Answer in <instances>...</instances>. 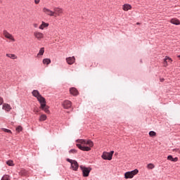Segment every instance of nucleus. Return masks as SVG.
Masks as SVG:
<instances>
[{
    "instance_id": "f257e3e1",
    "label": "nucleus",
    "mask_w": 180,
    "mask_h": 180,
    "mask_svg": "<svg viewBox=\"0 0 180 180\" xmlns=\"http://www.w3.org/2000/svg\"><path fill=\"white\" fill-rule=\"evenodd\" d=\"M32 94L34 96V98H37V101L40 103V109L44 110L45 113L50 114V110H49L48 105L46 104V98L42 96L41 94L37 90H34L32 92Z\"/></svg>"
},
{
    "instance_id": "f03ea898",
    "label": "nucleus",
    "mask_w": 180,
    "mask_h": 180,
    "mask_svg": "<svg viewBox=\"0 0 180 180\" xmlns=\"http://www.w3.org/2000/svg\"><path fill=\"white\" fill-rule=\"evenodd\" d=\"M76 146L82 151H91V147H94V142L91 140L78 139Z\"/></svg>"
},
{
    "instance_id": "7ed1b4c3",
    "label": "nucleus",
    "mask_w": 180,
    "mask_h": 180,
    "mask_svg": "<svg viewBox=\"0 0 180 180\" xmlns=\"http://www.w3.org/2000/svg\"><path fill=\"white\" fill-rule=\"evenodd\" d=\"M139 174V169H135L131 172H127L124 173V178L125 179H131L134 178V175H137Z\"/></svg>"
},
{
    "instance_id": "20e7f679",
    "label": "nucleus",
    "mask_w": 180,
    "mask_h": 180,
    "mask_svg": "<svg viewBox=\"0 0 180 180\" xmlns=\"http://www.w3.org/2000/svg\"><path fill=\"white\" fill-rule=\"evenodd\" d=\"M67 161L71 164V168L73 171H78L79 165H78V162H77V160H72L68 158Z\"/></svg>"
},
{
    "instance_id": "39448f33",
    "label": "nucleus",
    "mask_w": 180,
    "mask_h": 180,
    "mask_svg": "<svg viewBox=\"0 0 180 180\" xmlns=\"http://www.w3.org/2000/svg\"><path fill=\"white\" fill-rule=\"evenodd\" d=\"M64 13L63 8L60 7L53 8V18H57V16H61Z\"/></svg>"
},
{
    "instance_id": "423d86ee",
    "label": "nucleus",
    "mask_w": 180,
    "mask_h": 180,
    "mask_svg": "<svg viewBox=\"0 0 180 180\" xmlns=\"http://www.w3.org/2000/svg\"><path fill=\"white\" fill-rule=\"evenodd\" d=\"M80 169L82 172L83 176H85V177L89 176V173L92 170L91 167H85L84 166H80Z\"/></svg>"
},
{
    "instance_id": "0eeeda50",
    "label": "nucleus",
    "mask_w": 180,
    "mask_h": 180,
    "mask_svg": "<svg viewBox=\"0 0 180 180\" xmlns=\"http://www.w3.org/2000/svg\"><path fill=\"white\" fill-rule=\"evenodd\" d=\"M115 153V151L112 150L110 153L104 152L102 155L103 160H108V161H110L112 160V157H113V154Z\"/></svg>"
},
{
    "instance_id": "6e6552de",
    "label": "nucleus",
    "mask_w": 180,
    "mask_h": 180,
    "mask_svg": "<svg viewBox=\"0 0 180 180\" xmlns=\"http://www.w3.org/2000/svg\"><path fill=\"white\" fill-rule=\"evenodd\" d=\"M3 34L6 39H8V40H11V41H15V37H13V35L12 34L7 32L6 30L3 31Z\"/></svg>"
},
{
    "instance_id": "1a4fd4ad",
    "label": "nucleus",
    "mask_w": 180,
    "mask_h": 180,
    "mask_svg": "<svg viewBox=\"0 0 180 180\" xmlns=\"http://www.w3.org/2000/svg\"><path fill=\"white\" fill-rule=\"evenodd\" d=\"M34 36L37 40H41V39H44V34L39 31H35L34 32Z\"/></svg>"
},
{
    "instance_id": "9d476101",
    "label": "nucleus",
    "mask_w": 180,
    "mask_h": 180,
    "mask_svg": "<svg viewBox=\"0 0 180 180\" xmlns=\"http://www.w3.org/2000/svg\"><path fill=\"white\" fill-rule=\"evenodd\" d=\"M42 12H44V13H45V15H47L48 16H53L54 17V11L44 7L42 9Z\"/></svg>"
},
{
    "instance_id": "9b49d317",
    "label": "nucleus",
    "mask_w": 180,
    "mask_h": 180,
    "mask_svg": "<svg viewBox=\"0 0 180 180\" xmlns=\"http://www.w3.org/2000/svg\"><path fill=\"white\" fill-rule=\"evenodd\" d=\"M63 106L64 109H70V108H71V106H72V103H71V101H70L68 100H65L63 103Z\"/></svg>"
},
{
    "instance_id": "f8f14e48",
    "label": "nucleus",
    "mask_w": 180,
    "mask_h": 180,
    "mask_svg": "<svg viewBox=\"0 0 180 180\" xmlns=\"http://www.w3.org/2000/svg\"><path fill=\"white\" fill-rule=\"evenodd\" d=\"M65 60H66V63L69 65H72V64H74V63H75V57H74V56L66 58Z\"/></svg>"
},
{
    "instance_id": "ddd939ff",
    "label": "nucleus",
    "mask_w": 180,
    "mask_h": 180,
    "mask_svg": "<svg viewBox=\"0 0 180 180\" xmlns=\"http://www.w3.org/2000/svg\"><path fill=\"white\" fill-rule=\"evenodd\" d=\"M172 63V59L168 56H166L164 59V67H168V64H171Z\"/></svg>"
},
{
    "instance_id": "4468645a",
    "label": "nucleus",
    "mask_w": 180,
    "mask_h": 180,
    "mask_svg": "<svg viewBox=\"0 0 180 180\" xmlns=\"http://www.w3.org/2000/svg\"><path fill=\"white\" fill-rule=\"evenodd\" d=\"M70 92L71 95H73V96H77L78 95V90L75 89V87H72L70 89Z\"/></svg>"
},
{
    "instance_id": "2eb2a0df",
    "label": "nucleus",
    "mask_w": 180,
    "mask_h": 180,
    "mask_svg": "<svg viewBox=\"0 0 180 180\" xmlns=\"http://www.w3.org/2000/svg\"><path fill=\"white\" fill-rule=\"evenodd\" d=\"M45 27H49V23L42 21L41 25H40L39 27V29L41 30H44Z\"/></svg>"
},
{
    "instance_id": "dca6fc26",
    "label": "nucleus",
    "mask_w": 180,
    "mask_h": 180,
    "mask_svg": "<svg viewBox=\"0 0 180 180\" xmlns=\"http://www.w3.org/2000/svg\"><path fill=\"white\" fill-rule=\"evenodd\" d=\"M123 11H127L131 10V5L129 4H125L122 6Z\"/></svg>"
},
{
    "instance_id": "f3484780",
    "label": "nucleus",
    "mask_w": 180,
    "mask_h": 180,
    "mask_svg": "<svg viewBox=\"0 0 180 180\" xmlns=\"http://www.w3.org/2000/svg\"><path fill=\"white\" fill-rule=\"evenodd\" d=\"M170 23H172V25H180V21L177 18H172L170 20Z\"/></svg>"
},
{
    "instance_id": "a211bd4d",
    "label": "nucleus",
    "mask_w": 180,
    "mask_h": 180,
    "mask_svg": "<svg viewBox=\"0 0 180 180\" xmlns=\"http://www.w3.org/2000/svg\"><path fill=\"white\" fill-rule=\"evenodd\" d=\"M3 109L6 112H9L11 109H12V108H11V105L9 104H4Z\"/></svg>"
},
{
    "instance_id": "6ab92c4d",
    "label": "nucleus",
    "mask_w": 180,
    "mask_h": 180,
    "mask_svg": "<svg viewBox=\"0 0 180 180\" xmlns=\"http://www.w3.org/2000/svg\"><path fill=\"white\" fill-rule=\"evenodd\" d=\"M45 120H47V115L42 114L39 116V122H44Z\"/></svg>"
},
{
    "instance_id": "aec40b11",
    "label": "nucleus",
    "mask_w": 180,
    "mask_h": 180,
    "mask_svg": "<svg viewBox=\"0 0 180 180\" xmlns=\"http://www.w3.org/2000/svg\"><path fill=\"white\" fill-rule=\"evenodd\" d=\"M6 57H8V58H11L12 60H16V58H18L16 55L12 53H7Z\"/></svg>"
},
{
    "instance_id": "412c9836",
    "label": "nucleus",
    "mask_w": 180,
    "mask_h": 180,
    "mask_svg": "<svg viewBox=\"0 0 180 180\" xmlns=\"http://www.w3.org/2000/svg\"><path fill=\"white\" fill-rule=\"evenodd\" d=\"M43 64H46V65H49L51 63V60L50 58H45L42 61Z\"/></svg>"
},
{
    "instance_id": "4be33fe9",
    "label": "nucleus",
    "mask_w": 180,
    "mask_h": 180,
    "mask_svg": "<svg viewBox=\"0 0 180 180\" xmlns=\"http://www.w3.org/2000/svg\"><path fill=\"white\" fill-rule=\"evenodd\" d=\"M147 168L148 169H153V168H155V166L154 165V164L153 163H149L148 165H147Z\"/></svg>"
},
{
    "instance_id": "5701e85b",
    "label": "nucleus",
    "mask_w": 180,
    "mask_h": 180,
    "mask_svg": "<svg viewBox=\"0 0 180 180\" xmlns=\"http://www.w3.org/2000/svg\"><path fill=\"white\" fill-rule=\"evenodd\" d=\"M44 54V48H41L37 56H43Z\"/></svg>"
},
{
    "instance_id": "b1692460",
    "label": "nucleus",
    "mask_w": 180,
    "mask_h": 180,
    "mask_svg": "<svg viewBox=\"0 0 180 180\" xmlns=\"http://www.w3.org/2000/svg\"><path fill=\"white\" fill-rule=\"evenodd\" d=\"M149 136L150 137H155V136H157V133H155V131H150L149 132Z\"/></svg>"
},
{
    "instance_id": "393cba45",
    "label": "nucleus",
    "mask_w": 180,
    "mask_h": 180,
    "mask_svg": "<svg viewBox=\"0 0 180 180\" xmlns=\"http://www.w3.org/2000/svg\"><path fill=\"white\" fill-rule=\"evenodd\" d=\"M15 130L18 133H20V131L23 130V128L22 127V126H18L17 127Z\"/></svg>"
},
{
    "instance_id": "a878e982",
    "label": "nucleus",
    "mask_w": 180,
    "mask_h": 180,
    "mask_svg": "<svg viewBox=\"0 0 180 180\" xmlns=\"http://www.w3.org/2000/svg\"><path fill=\"white\" fill-rule=\"evenodd\" d=\"M7 165H9V167H13V160H8L6 162Z\"/></svg>"
},
{
    "instance_id": "bb28decb",
    "label": "nucleus",
    "mask_w": 180,
    "mask_h": 180,
    "mask_svg": "<svg viewBox=\"0 0 180 180\" xmlns=\"http://www.w3.org/2000/svg\"><path fill=\"white\" fill-rule=\"evenodd\" d=\"M1 130H2L3 131H4L5 133H11V134H12V131H11V129L2 128Z\"/></svg>"
},
{
    "instance_id": "cd10ccee",
    "label": "nucleus",
    "mask_w": 180,
    "mask_h": 180,
    "mask_svg": "<svg viewBox=\"0 0 180 180\" xmlns=\"http://www.w3.org/2000/svg\"><path fill=\"white\" fill-rule=\"evenodd\" d=\"M1 180H10L9 176L8 175H4L2 178Z\"/></svg>"
},
{
    "instance_id": "c85d7f7f",
    "label": "nucleus",
    "mask_w": 180,
    "mask_h": 180,
    "mask_svg": "<svg viewBox=\"0 0 180 180\" xmlns=\"http://www.w3.org/2000/svg\"><path fill=\"white\" fill-rule=\"evenodd\" d=\"M173 152L174 153H178L179 154H180V148L173 149Z\"/></svg>"
},
{
    "instance_id": "c756f323",
    "label": "nucleus",
    "mask_w": 180,
    "mask_h": 180,
    "mask_svg": "<svg viewBox=\"0 0 180 180\" xmlns=\"http://www.w3.org/2000/svg\"><path fill=\"white\" fill-rule=\"evenodd\" d=\"M167 160H169V161H173L174 158L172 157V155H169L167 156Z\"/></svg>"
},
{
    "instance_id": "7c9ffc66",
    "label": "nucleus",
    "mask_w": 180,
    "mask_h": 180,
    "mask_svg": "<svg viewBox=\"0 0 180 180\" xmlns=\"http://www.w3.org/2000/svg\"><path fill=\"white\" fill-rule=\"evenodd\" d=\"M34 3L36 5H39V4H40V0H34Z\"/></svg>"
},
{
    "instance_id": "2f4dec72",
    "label": "nucleus",
    "mask_w": 180,
    "mask_h": 180,
    "mask_svg": "<svg viewBox=\"0 0 180 180\" xmlns=\"http://www.w3.org/2000/svg\"><path fill=\"white\" fill-rule=\"evenodd\" d=\"M2 103H4V98L0 97V105H2Z\"/></svg>"
},
{
    "instance_id": "473e14b6",
    "label": "nucleus",
    "mask_w": 180,
    "mask_h": 180,
    "mask_svg": "<svg viewBox=\"0 0 180 180\" xmlns=\"http://www.w3.org/2000/svg\"><path fill=\"white\" fill-rule=\"evenodd\" d=\"M176 161H178V158H173V160H172L173 162H176Z\"/></svg>"
},
{
    "instance_id": "72a5a7b5",
    "label": "nucleus",
    "mask_w": 180,
    "mask_h": 180,
    "mask_svg": "<svg viewBox=\"0 0 180 180\" xmlns=\"http://www.w3.org/2000/svg\"><path fill=\"white\" fill-rule=\"evenodd\" d=\"M34 112L39 113V110H37V108H34Z\"/></svg>"
},
{
    "instance_id": "f704fd0d",
    "label": "nucleus",
    "mask_w": 180,
    "mask_h": 180,
    "mask_svg": "<svg viewBox=\"0 0 180 180\" xmlns=\"http://www.w3.org/2000/svg\"><path fill=\"white\" fill-rule=\"evenodd\" d=\"M70 153H77V150L75 149L70 150Z\"/></svg>"
},
{
    "instance_id": "c9c22d12",
    "label": "nucleus",
    "mask_w": 180,
    "mask_h": 180,
    "mask_svg": "<svg viewBox=\"0 0 180 180\" xmlns=\"http://www.w3.org/2000/svg\"><path fill=\"white\" fill-rule=\"evenodd\" d=\"M33 26H34V27L36 28V27H37L38 25H37V23H34V24H33Z\"/></svg>"
},
{
    "instance_id": "e433bc0d",
    "label": "nucleus",
    "mask_w": 180,
    "mask_h": 180,
    "mask_svg": "<svg viewBox=\"0 0 180 180\" xmlns=\"http://www.w3.org/2000/svg\"><path fill=\"white\" fill-rule=\"evenodd\" d=\"M165 79L164 78L160 79V82H164Z\"/></svg>"
},
{
    "instance_id": "4c0bfd02",
    "label": "nucleus",
    "mask_w": 180,
    "mask_h": 180,
    "mask_svg": "<svg viewBox=\"0 0 180 180\" xmlns=\"http://www.w3.org/2000/svg\"><path fill=\"white\" fill-rule=\"evenodd\" d=\"M136 25H140V23L137 22Z\"/></svg>"
}]
</instances>
